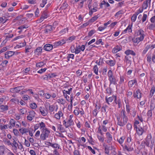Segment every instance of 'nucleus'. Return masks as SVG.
I'll list each match as a JSON object with an SVG mask.
<instances>
[{"label": "nucleus", "instance_id": "obj_8", "mask_svg": "<svg viewBox=\"0 0 155 155\" xmlns=\"http://www.w3.org/2000/svg\"><path fill=\"white\" fill-rule=\"evenodd\" d=\"M63 124L66 128H68L73 126L74 124V123L73 120H71L67 119L66 120H64L63 121Z\"/></svg>", "mask_w": 155, "mask_h": 155}, {"label": "nucleus", "instance_id": "obj_35", "mask_svg": "<svg viewBox=\"0 0 155 155\" xmlns=\"http://www.w3.org/2000/svg\"><path fill=\"white\" fill-rule=\"evenodd\" d=\"M152 110L151 109H150V110L148 111L147 113V115L148 116L147 118V120H151L152 115V110Z\"/></svg>", "mask_w": 155, "mask_h": 155}, {"label": "nucleus", "instance_id": "obj_26", "mask_svg": "<svg viewBox=\"0 0 155 155\" xmlns=\"http://www.w3.org/2000/svg\"><path fill=\"white\" fill-rule=\"evenodd\" d=\"M63 115V114L62 111L59 110L57 113L54 114V117L57 120H59L60 119L61 117Z\"/></svg>", "mask_w": 155, "mask_h": 155}, {"label": "nucleus", "instance_id": "obj_15", "mask_svg": "<svg viewBox=\"0 0 155 155\" xmlns=\"http://www.w3.org/2000/svg\"><path fill=\"white\" fill-rule=\"evenodd\" d=\"M133 96L135 98H137L138 99H140L142 97L140 90L138 89L136 92L134 93Z\"/></svg>", "mask_w": 155, "mask_h": 155}, {"label": "nucleus", "instance_id": "obj_60", "mask_svg": "<svg viewBox=\"0 0 155 155\" xmlns=\"http://www.w3.org/2000/svg\"><path fill=\"white\" fill-rule=\"evenodd\" d=\"M5 143L8 145V146H10L11 145L12 142L10 141L8 139H6L5 140H4Z\"/></svg>", "mask_w": 155, "mask_h": 155}, {"label": "nucleus", "instance_id": "obj_14", "mask_svg": "<svg viewBox=\"0 0 155 155\" xmlns=\"http://www.w3.org/2000/svg\"><path fill=\"white\" fill-rule=\"evenodd\" d=\"M39 111L41 114L43 116H45L47 115L48 114V111L47 109H46L44 107L41 106L39 107Z\"/></svg>", "mask_w": 155, "mask_h": 155}, {"label": "nucleus", "instance_id": "obj_43", "mask_svg": "<svg viewBox=\"0 0 155 155\" xmlns=\"http://www.w3.org/2000/svg\"><path fill=\"white\" fill-rule=\"evenodd\" d=\"M110 147L107 146H106L104 147V150L105 153L107 155H109L110 152L109 149Z\"/></svg>", "mask_w": 155, "mask_h": 155}, {"label": "nucleus", "instance_id": "obj_18", "mask_svg": "<svg viewBox=\"0 0 155 155\" xmlns=\"http://www.w3.org/2000/svg\"><path fill=\"white\" fill-rule=\"evenodd\" d=\"M16 138L15 139H13L12 142L11 143V146L12 148L14 150H16L18 147V144L17 143L16 140Z\"/></svg>", "mask_w": 155, "mask_h": 155}, {"label": "nucleus", "instance_id": "obj_56", "mask_svg": "<svg viewBox=\"0 0 155 155\" xmlns=\"http://www.w3.org/2000/svg\"><path fill=\"white\" fill-rule=\"evenodd\" d=\"M125 143H131L133 144V142L131 141V138L130 136L127 138V140Z\"/></svg>", "mask_w": 155, "mask_h": 155}, {"label": "nucleus", "instance_id": "obj_1", "mask_svg": "<svg viewBox=\"0 0 155 155\" xmlns=\"http://www.w3.org/2000/svg\"><path fill=\"white\" fill-rule=\"evenodd\" d=\"M117 124L120 127H123L127 123L128 118L126 115V112L124 110H121L120 116L117 117Z\"/></svg>", "mask_w": 155, "mask_h": 155}, {"label": "nucleus", "instance_id": "obj_28", "mask_svg": "<svg viewBox=\"0 0 155 155\" xmlns=\"http://www.w3.org/2000/svg\"><path fill=\"white\" fill-rule=\"evenodd\" d=\"M7 150V149L4 145L0 146V155H3Z\"/></svg>", "mask_w": 155, "mask_h": 155}, {"label": "nucleus", "instance_id": "obj_7", "mask_svg": "<svg viewBox=\"0 0 155 155\" xmlns=\"http://www.w3.org/2000/svg\"><path fill=\"white\" fill-rule=\"evenodd\" d=\"M136 130V133L139 136H141L143 133L146 132L147 130V128L146 127H142L138 126L137 128H135Z\"/></svg>", "mask_w": 155, "mask_h": 155}, {"label": "nucleus", "instance_id": "obj_21", "mask_svg": "<svg viewBox=\"0 0 155 155\" xmlns=\"http://www.w3.org/2000/svg\"><path fill=\"white\" fill-rule=\"evenodd\" d=\"M53 47H54L53 45L49 44H47L44 46V49L45 51H49L51 50Z\"/></svg>", "mask_w": 155, "mask_h": 155}, {"label": "nucleus", "instance_id": "obj_17", "mask_svg": "<svg viewBox=\"0 0 155 155\" xmlns=\"http://www.w3.org/2000/svg\"><path fill=\"white\" fill-rule=\"evenodd\" d=\"M13 51H8L5 54V58L8 59L14 54Z\"/></svg>", "mask_w": 155, "mask_h": 155}, {"label": "nucleus", "instance_id": "obj_53", "mask_svg": "<svg viewBox=\"0 0 155 155\" xmlns=\"http://www.w3.org/2000/svg\"><path fill=\"white\" fill-rule=\"evenodd\" d=\"M58 102L60 104L64 105L65 103V100L63 98H60L58 100Z\"/></svg>", "mask_w": 155, "mask_h": 155}, {"label": "nucleus", "instance_id": "obj_62", "mask_svg": "<svg viewBox=\"0 0 155 155\" xmlns=\"http://www.w3.org/2000/svg\"><path fill=\"white\" fill-rule=\"evenodd\" d=\"M139 124V122L137 120H135V121L134 122V128L135 129V128H137V125L138 124Z\"/></svg>", "mask_w": 155, "mask_h": 155}, {"label": "nucleus", "instance_id": "obj_19", "mask_svg": "<svg viewBox=\"0 0 155 155\" xmlns=\"http://www.w3.org/2000/svg\"><path fill=\"white\" fill-rule=\"evenodd\" d=\"M53 30V28L52 25H48L46 26L45 30H44V33L45 34L50 33Z\"/></svg>", "mask_w": 155, "mask_h": 155}, {"label": "nucleus", "instance_id": "obj_39", "mask_svg": "<svg viewBox=\"0 0 155 155\" xmlns=\"http://www.w3.org/2000/svg\"><path fill=\"white\" fill-rule=\"evenodd\" d=\"M74 55L73 54H68L67 56L66 57L67 60V62H68L70 61V58L72 59H74Z\"/></svg>", "mask_w": 155, "mask_h": 155}, {"label": "nucleus", "instance_id": "obj_37", "mask_svg": "<svg viewBox=\"0 0 155 155\" xmlns=\"http://www.w3.org/2000/svg\"><path fill=\"white\" fill-rule=\"evenodd\" d=\"M155 92V87L154 86H153L151 88L150 91L149 96L150 97H152Z\"/></svg>", "mask_w": 155, "mask_h": 155}, {"label": "nucleus", "instance_id": "obj_25", "mask_svg": "<svg viewBox=\"0 0 155 155\" xmlns=\"http://www.w3.org/2000/svg\"><path fill=\"white\" fill-rule=\"evenodd\" d=\"M124 53L126 54V56H130V54H131L133 56L136 55V53L133 51L129 49L126 50L125 51Z\"/></svg>", "mask_w": 155, "mask_h": 155}, {"label": "nucleus", "instance_id": "obj_20", "mask_svg": "<svg viewBox=\"0 0 155 155\" xmlns=\"http://www.w3.org/2000/svg\"><path fill=\"white\" fill-rule=\"evenodd\" d=\"M106 64L110 67H113L115 65L116 62L114 59L107 60L106 61Z\"/></svg>", "mask_w": 155, "mask_h": 155}, {"label": "nucleus", "instance_id": "obj_50", "mask_svg": "<svg viewBox=\"0 0 155 155\" xmlns=\"http://www.w3.org/2000/svg\"><path fill=\"white\" fill-rule=\"evenodd\" d=\"M155 28V25L154 24L152 23L149 25L147 27V28L150 30H153Z\"/></svg>", "mask_w": 155, "mask_h": 155}, {"label": "nucleus", "instance_id": "obj_59", "mask_svg": "<svg viewBox=\"0 0 155 155\" xmlns=\"http://www.w3.org/2000/svg\"><path fill=\"white\" fill-rule=\"evenodd\" d=\"M124 81V77L123 76H120V78L119 83L121 84L123 83Z\"/></svg>", "mask_w": 155, "mask_h": 155}, {"label": "nucleus", "instance_id": "obj_36", "mask_svg": "<svg viewBox=\"0 0 155 155\" xmlns=\"http://www.w3.org/2000/svg\"><path fill=\"white\" fill-rule=\"evenodd\" d=\"M57 128L59 130L60 132L61 133H63L65 132V129L62 126V125L60 124H58L57 126Z\"/></svg>", "mask_w": 155, "mask_h": 155}, {"label": "nucleus", "instance_id": "obj_34", "mask_svg": "<svg viewBox=\"0 0 155 155\" xmlns=\"http://www.w3.org/2000/svg\"><path fill=\"white\" fill-rule=\"evenodd\" d=\"M150 109L154 110L155 108V99L153 98L151 100L150 105Z\"/></svg>", "mask_w": 155, "mask_h": 155}, {"label": "nucleus", "instance_id": "obj_27", "mask_svg": "<svg viewBox=\"0 0 155 155\" xmlns=\"http://www.w3.org/2000/svg\"><path fill=\"white\" fill-rule=\"evenodd\" d=\"M106 134L107 139V143H109L113 140L112 136L109 132H107Z\"/></svg>", "mask_w": 155, "mask_h": 155}, {"label": "nucleus", "instance_id": "obj_46", "mask_svg": "<svg viewBox=\"0 0 155 155\" xmlns=\"http://www.w3.org/2000/svg\"><path fill=\"white\" fill-rule=\"evenodd\" d=\"M30 107L31 109H34L37 107V105L35 103H33L30 104Z\"/></svg>", "mask_w": 155, "mask_h": 155}, {"label": "nucleus", "instance_id": "obj_51", "mask_svg": "<svg viewBox=\"0 0 155 155\" xmlns=\"http://www.w3.org/2000/svg\"><path fill=\"white\" fill-rule=\"evenodd\" d=\"M8 125L7 124L2 125V124H0V129L2 130L7 129L8 128Z\"/></svg>", "mask_w": 155, "mask_h": 155}, {"label": "nucleus", "instance_id": "obj_22", "mask_svg": "<svg viewBox=\"0 0 155 155\" xmlns=\"http://www.w3.org/2000/svg\"><path fill=\"white\" fill-rule=\"evenodd\" d=\"M132 25H129L125 29L124 31H123L122 33V34H126L127 31H128V32L129 33H131L132 32Z\"/></svg>", "mask_w": 155, "mask_h": 155}, {"label": "nucleus", "instance_id": "obj_32", "mask_svg": "<svg viewBox=\"0 0 155 155\" xmlns=\"http://www.w3.org/2000/svg\"><path fill=\"white\" fill-rule=\"evenodd\" d=\"M19 131L23 135L24 134H26L29 132V129L24 128H22L19 130Z\"/></svg>", "mask_w": 155, "mask_h": 155}, {"label": "nucleus", "instance_id": "obj_6", "mask_svg": "<svg viewBox=\"0 0 155 155\" xmlns=\"http://www.w3.org/2000/svg\"><path fill=\"white\" fill-rule=\"evenodd\" d=\"M132 145L133 144L131 143H124L123 145H121V146L124 151L130 152L134 150V148L132 147Z\"/></svg>", "mask_w": 155, "mask_h": 155}, {"label": "nucleus", "instance_id": "obj_24", "mask_svg": "<svg viewBox=\"0 0 155 155\" xmlns=\"http://www.w3.org/2000/svg\"><path fill=\"white\" fill-rule=\"evenodd\" d=\"M137 81L136 79H134L129 81L128 83V86L129 87H132L134 84H137Z\"/></svg>", "mask_w": 155, "mask_h": 155}, {"label": "nucleus", "instance_id": "obj_57", "mask_svg": "<svg viewBox=\"0 0 155 155\" xmlns=\"http://www.w3.org/2000/svg\"><path fill=\"white\" fill-rule=\"evenodd\" d=\"M95 31L94 30H91L88 33V36L89 37H91L95 33Z\"/></svg>", "mask_w": 155, "mask_h": 155}, {"label": "nucleus", "instance_id": "obj_55", "mask_svg": "<svg viewBox=\"0 0 155 155\" xmlns=\"http://www.w3.org/2000/svg\"><path fill=\"white\" fill-rule=\"evenodd\" d=\"M150 48V46H147L144 49L142 52V54H146L147 51L149 50V48Z\"/></svg>", "mask_w": 155, "mask_h": 155}, {"label": "nucleus", "instance_id": "obj_38", "mask_svg": "<svg viewBox=\"0 0 155 155\" xmlns=\"http://www.w3.org/2000/svg\"><path fill=\"white\" fill-rule=\"evenodd\" d=\"M125 137L124 136L121 137L119 139H117V141L121 145H123V143L125 139Z\"/></svg>", "mask_w": 155, "mask_h": 155}, {"label": "nucleus", "instance_id": "obj_48", "mask_svg": "<svg viewBox=\"0 0 155 155\" xmlns=\"http://www.w3.org/2000/svg\"><path fill=\"white\" fill-rule=\"evenodd\" d=\"M30 70V68L29 67L26 68L24 69L23 72L24 73V74L26 75L27 74H29V72Z\"/></svg>", "mask_w": 155, "mask_h": 155}, {"label": "nucleus", "instance_id": "obj_52", "mask_svg": "<svg viewBox=\"0 0 155 155\" xmlns=\"http://www.w3.org/2000/svg\"><path fill=\"white\" fill-rule=\"evenodd\" d=\"M80 48V45H78L76 47V48L75 49V54H78L81 51Z\"/></svg>", "mask_w": 155, "mask_h": 155}, {"label": "nucleus", "instance_id": "obj_47", "mask_svg": "<svg viewBox=\"0 0 155 155\" xmlns=\"http://www.w3.org/2000/svg\"><path fill=\"white\" fill-rule=\"evenodd\" d=\"M15 120L13 119H11L9 121V123L11 125L12 127H14L15 126Z\"/></svg>", "mask_w": 155, "mask_h": 155}, {"label": "nucleus", "instance_id": "obj_49", "mask_svg": "<svg viewBox=\"0 0 155 155\" xmlns=\"http://www.w3.org/2000/svg\"><path fill=\"white\" fill-rule=\"evenodd\" d=\"M51 147L54 148L59 149L60 148V146L58 143H52Z\"/></svg>", "mask_w": 155, "mask_h": 155}, {"label": "nucleus", "instance_id": "obj_58", "mask_svg": "<svg viewBox=\"0 0 155 155\" xmlns=\"http://www.w3.org/2000/svg\"><path fill=\"white\" fill-rule=\"evenodd\" d=\"M28 27L27 25H21L19 26L18 29L21 30H22L24 28H27Z\"/></svg>", "mask_w": 155, "mask_h": 155}, {"label": "nucleus", "instance_id": "obj_2", "mask_svg": "<svg viewBox=\"0 0 155 155\" xmlns=\"http://www.w3.org/2000/svg\"><path fill=\"white\" fill-rule=\"evenodd\" d=\"M135 35L137 37L133 40V41L134 43L137 44L142 41L145 36L144 32L141 29H140L137 31L135 33Z\"/></svg>", "mask_w": 155, "mask_h": 155}, {"label": "nucleus", "instance_id": "obj_30", "mask_svg": "<svg viewBox=\"0 0 155 155\" xmlns=\"http://www.w3.org/2000/svg\"><path fill=\"white\" fill-rule=\"evenodd\" d=\"M41 131L48 129L46 127L45 124L43 122H41L39 124Z\"/></svg>", "mask_w": 155, "mask_h": 155}, {"label": "nucleus", "instance_id": "obj_44", "mask_svg": "<svg viewBox=\"0 0 155 155\" xmlns=\"http://www.w3.org/2000/svg\"><path fill=\"white\" fill-rule=\"evenodd\" d=\"M97 11V8H93L92 9V8L91 10H90V11L89 13L90 15H91L93 12H96Z\"/></svg>", "mask_w": 155, "mask_h": 155}, {"label": "nucleus", "instance_id": "obj_5", "mask_svg": "<svg viewBox=\"0 0 155 155\" xmlns=\"http://www.w3.org/2000/svg\"><path fill=\"white\" fill-rule=\"evenodd\" d=\"M45 105V108L47 109L48 111L51 113L54 110L57 111L58 109V107L57 105H50L49 103H46Z\"/></svg>", "mask_w": 155, "mask_h": 155}, {"label": "nucleus", "instance_id": "obj_4", "mask_svg": "<svg viewBox=\"0 0 155 155\" xmlns=\"http://www.w3.org/2000/svg\"><path fill=\"white\" fill-rule=\"evenodd\" d=\"M41 134L40 135V138L42 141L46 140L48 138L50 133V131L48 129L44 130L41 131Z\"/></svg>", "mask_w": 155, "mask_h": 155}, {"label": "nucleus", "instance_id": "obj_42", "mask_svg": "<svg viewBox=\"0 0 155 155\" xmlns=\"http://www.w3.org/2000/svg\"><path fill=\"white\" fill-rule=\"evenodd\" d=\"M45 63L43 61H41L37 63L36 64V66L37 67L41 68L45 65Z\"/></svg>", "mask_w": 155, "mask_h": 155}, {"label": "nucleus", "instance_id": "obj_31", "mask_svg": "<svg viewBox=\"0 0 155 155\" xmlns=\"http://www.w3.org/2000/svg\"><path fill=\"white\" fill-rule=\"evenodd\" d=\"M8 110V106L7 105H1L0 106V111L3 112Z\"/></svg>", "mask_w": 155, "mask_h": 155}, {"label": "nucleus", "instance_id": "obj_12", "mask_svg": "<svg viewBox=\"0 0 155 155\" xmlns=\"http://www.w3.org/2000/svg\"><path fill=\"white\" fill-rule=\"evenodd\" d=\"M35 113L33 110H31L29 112V114L27 117V119L29 120H32L35 116Z\"/></svg>", "mask_w": 155, "mask_h": 155}, {"label": "nucleus", "instance_id": "obj_29", "mask_svg": "<svg viewBox=\"0 0 155 155\" xmlns=\"http://www.w3.org/2000/svg\"><path fill=\"white\" fill-rule=\"evenodd\" d=\"M42 47H38L35 50V53L37 55H39L41 54L42 53Z\"/></svg>", "mask_w": 155, "mask_h": 155}, {"label": "nucleus", "instance_id": "obj_3", "mask_svg": "<svg viewBox=\"0 0 155 155\" xmlns=\"http://www.w3.org/2000/svg\"><path fill=\"white\" fill-rule=\"evenodd\" d=\"M145 140V143L146 145L148 147H150L152 149L153 148L154 141L153 139L152 138L151 134L150 133L147 134Z\"/></svg>", "mask_w": 155, "mask_h": 155}, {"label": "nucleus", "instance_id": "obj_23", "mask_svg": "<svg viewBox=\"0 0 155 155\" xmlns=\"http://www.w3.org/2000/svg\"><path fill=\"white\" fill-rule=\"evenodd\" d=\"M122 47L120 45L116 46L113 48L112 52L113 53H115L122 50Z\"/></svg>", "mask_w": 155, "mask_h": 155}, {"label": "nucleus", "instance_id": "obj_9", "mask_svg": "<svg viewBox=\"0 0 155 155\" xmlns=\"http://www.w3.org/2000/svg\"><path fill=\"white\" fill-rule=\"evenodd\" d=\"M24 88V87L23 86H19L11 88L10 89V91L11 92L13 93H18L21 90L23 89Z\"/></svg>", "mask_w": 155, "mask_h": 155}, {"label": "nucleus", "instance_id": "obj_64", "mask_svg": "<svg viewBox=\"0 0 155 155\" xmlns=\"http://www.w3.org/2000/svg\"><path fill=\"white\" fill-rule=\"evenodd\" d=\"M98 110H97L95 109H94L92 111V114L93 116L96 117L98 113Z\"/></svg>", "mask_w": 155, "mask_h": 155}, {"label": "nucleus", "instance_id": "obj_63", "mask_svg": "<svg viewBox=\"0 0 155 155\" xmlns=\"http://www.w3.org/2000/svg\"><path fill=\"white\" fill-rule=\"evenodd\" d=\"M22 99L25 101H27L30 99V97L27 95H25L22 97Z\"/></svg>", "mask_w": 155, "mask_h": 155}, {"label": "nucleus", "instance_id": "obj_45", "mask_svg": "<svg viewBox=\"0 0 155 155\" xmlns=\"http://www.w3.org/2000/svg\"><path fill=\"white\" fill-rule=\"evenodd\" d=\"M98 17L99 16H98V15H95L90 20V21L91 23L95 21Z\"/></svg>", "mask_w": 155, "mask_h": 155}, {"label": "nucleus", "instance_id": "obj_11", "mask_svg": "<svg viewBox=\"0 0 155 155\" xmlns=\"http://www.w3.org/2000/svg\"><path fill=\"white\" fill-rule=\"evenodd\" d=\"M114 100V101H116L117 100V97L116 96L113 95L108 98H107V96L105 97V101L109 105L110 104V103H111Z\"/></svg>", "mask_w": 155, "mask_h": 155}, {"label": "nucleus", "instance_id": "obj_61", "mask_svg": "<svg viewBox=\"0 0 155 155\" xmlns=\"http://www.w3.org/2000/svg\"><path fill=\"white\" fill-rule=\"evenodd\" d=\"M95 43L97 45H99L100 44H101V45H103L104 44V43L102 41V39H99L97 40Z\"/></svg>", "mask_w": 155, "mask_h": 155}, {"label": "nucleus", "instance_id": "obj_54", "mask_svg": "<svg viewBox=\"0 0 155 155\" xmlns=\"http://www.w3.org/2000/svg\"><path fill=\"white\" fill-rule=\"evenodd\" d=\"M93 71L95 74L98 75V68L97 65H95L94 66Z\"/></svg>", "mask_w": 155, "mask_h": 155}, {"label": "nucleus", "instance_id": "obj_41", "mask_svg": "<svg viewBox=\"0 0 155 155\" xmlns=\"http://www.w3.org/2000/svg\"><path fill=\"white\" fill-rule=\"evenodd\" d=\"M86 1V0H80L78 4L79 8H82L83 7L84 2Z\"/></svg>", "mask_w": 155, "mask_h": 155}, {"label": "nucleus", "instance_id": "obj_13", "mask_svg": "<svg viewBox=\"0 0 155 155\" xmlns=\"http://www.w3.org/2000/svg\"><path fill=\"white\" fill-rule=\"evenodd\" d=\"M66 43L64 39H61L60 41L55 42L53 43V46L54 48L61 46Z\"/></svg>", "mask_w": 155, "mask_h": 155}, {"label": "nucleus", "instance_id": "obj_16", "mask_svg": "<svg viewBox=\"0 0 155 155\" xmlns=\"http://www.w3.org/2000/svg\"><path fill=\"white\" fill-rule=\"evenodd\" d=\"M48 12L47 11H44L42 14L41 17L39 20V22H41L45 19L47 18L48 16Z\"/></svg>", "mask_w": 155, "mask_h": 155}, {"label": "nucleus", "instance_id": "obj_40", "mask_svg": "<svg viewBox=\"0 0 155 155\" xmlns=\"http://www.w3.org/2000/svg\"><path fill=\"white\" fill-rule=\"evenodd\" d=\"M150 0H147L146 2H144L143 5V7L144 9H146L148 6V4H150Z\"/></svg>", "mask_w": 155, "mask_h": 155}, {"label": "nucleus", "instance_id": "obj_33", "mask_svg": "<svg viewBox=\"0 0 155 155\" xmlns=\"http://www.w3.org/2000/svg\"><path fill=\"white\" fill-rule=\"evenodd\" d=\"M109 78L110 82V85L111 84L115 85L117 84L116 80L114 76L110 77Z\"/></svg>", "mask_w": 155, "mask_h": 155}, {"label": "nucleus", "instance_id": "obj_10", "mask_svg": "<svg viewBox=\"0 0 155 155\" xmlns=\"http://www.w3.org/2000/svg\"><path fill=\"white\" fill-rule=\"evenodd\" d=\"M132 58L130 56H125L124 61L126 63V66H130L132 63Z\"/></svg>", "mask_w": 155, "mask_h": 155}]
</instances>
